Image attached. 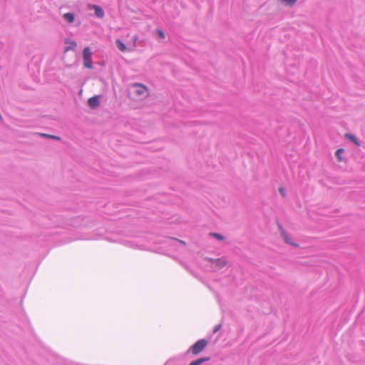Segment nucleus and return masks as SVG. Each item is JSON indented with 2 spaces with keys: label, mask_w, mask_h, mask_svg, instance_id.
I'll return each instance as SVG.
<instances>
[{
  "label": "nucleus",
  "mask_w": 365,
  "mask_h": 365,
  "mask_svg": "<svg viewBox=\"0 0 365 365\" xmlns=\"http://www.w3.org/2000/svg\"><path fill=\"white\" fill-rule=\"evenodd\" d=\"M156 32L158 33V34L159 36V38H160L161 39H164L165 38V35L164 32L162 30L158 29L156 31Z\"/></svg>",
  "instance_id": "obj_20"
},
{
  "label": "nucleus",
  "mask_w": 365,
  "mask_h": 365,
  "mask_svg": "<svg viewBox=\"0 0 365 365\" xmlns=\"http://www.w3.org/2000/svg\"><path fill=\"white\" fill-rule=\"evenodd\" d=\"M180 222H181V220L179 217H175V219L173 220H172L170 222V223H173V222L180 223Z\"/></svg>",
  "instance_id": "obj_22"
},
{
  "label": "nucleus",
  "mask_w": 365,
  "mask_h": 365,
  "mask_svg": "<svg viewBox=\"0 0 365 365\" xmlns=\"http://www.w3.org/2000/svg\"><path fill=\"white\" fill-rule=\"evenodd\" d=\"M209 235L218 241H223L225 240V237L223 235L218 232H210Z\"/></svg>",
  "instance_id": "obj_12"
},
{
  "label": "nucleus",
  "mask_w": 365,
  "mask_h": 365,
  "mask_svg": "<svg viewBox=\"0 0 365 365\" xmlns=\"http://www.w3.org/2000/svg\"><path fill=\"white\" fill-rule=\"evenodd\" d=\"M66 43L69 44L66 48L65 52L69 51V50H73L75 47L76 46V43L73 41H66Z\"/></svg>",
  "instance_id": "obj_15"
},
{
  "label": "nucleus",
  "mask_w": 365,
  "mask_h": 365,
  "mask_svg": "<svg viewBox=\"0 0 365 365\" xmlns=\"http://www.w3.org/2000/svg\"><path fill=\"white\" fill-rule=\"evenodd\" d=\"M89 8L94 10L95 15L98 18L103 19L104 17V16H105L104 11L100 6L96 5V4H92V5H89Z\"/></svg>",
  "instance_id": "obj_8"
},
{
  "label": "nucleus",
  "mask_w": 365,
  "mask_h": 365,
  "mask_svg": "<svg viewBox=\"0 0 365 365\" xmlns=\"http://www.w3.org/2000/svg\"><path fill=\"white\" fill-rule=\"evenodd\" d=\"M134 91V95L139 98H145L149 96V91L148 88L141 83H134L133 86Z\"/></svg>",
  "instance_id": "obj_3"
},
{
  "label": "nucleus",
  "mask_w": 365,
  "mask_h": 365,
  "mask_svg": "<svg viewBox=\"0 0 365 365\" xmlns=\"http://www.w3.org/2000/svg\"><path fill=\"white\" fill-rule=\"evenodd\" d=\"M344 138L346 139L350 140L351 142H352L353 143H354L357 146H360L361 145V143H360L359 140H358V138L354 135H353V134L346 133L344 135Z\"/></svg>",
  "instance_id": "obj_10"
},
{
  "label": "nucleus",
  "mask_w": 365,
  "mask_h": 365,
  "mask_svg": "<svg viewBox=\"0 0 365 365\" xmlns=\"http://www.w3.org/2000/svg\"><path fill=\"white\" fill-rule=\"evenodd\" d=\"M92 53L89 47H86L83 51V65L87 68H92V60H91Z\"/></svg>",
  "instance_id": "obj_4"
},
{
  "label": "nucleus",
  "mask_w": 365,
  "mask_h": 365,
  "mask_svg": "<svg viewBox=\"0 0 365 365\" xmlns=\"http://www.w3.org/2000/svg\"><path fill=\"white\" fill-rule=\"evenodd\" d=\"M88 105L91 109H95L100 105L99 96H95L89 98L88 100Z\"/></svg>",
  "instance_id": "obj_9"
},
{
  "label": "nucleus",
  "mask_w": 365,
  "mask_h": 365,
  "mask_svg": "<svg viewBox=\"0 0 365 365\" xmlns=\"http://www.w3.org/2000/svg\"><path fill=\"white\" fill-rule=\"evenodd\" d=\"M168 243L174 247L178 251H182L186 246V242L175 237H168Z\"/></svg>",
  "instance_id": "obj_6"
},
{
  "label": "nucleus",
  "mask_w": 365,
  "mask_h": 365,
  "mask_svg": "<svg viewBox=\"0 0 365 365\" xmlns=\"http://www.w3.org/2000/svg\"><path fill=\"white\" fill-rule=\"evenodd\" d=\"M121 207H99L97 219L91 216L67 217L64 215H54L48 217L51 227L71 226L83 232L78 237L81 240L104 239L111 242L122 244L128 247L145 250L143 237L137 230L141 222V212L133 209H120Z\"/></svg>",
  "instance_id": "obj_1"
},
{
  "label": "nucleus",
  "mask_w": 365,
  "mask_h": 365,
  "mask_svg": "<svg viewBox=\"0 0 365 365\" xmlns=\"http://www.w3.org/2000/svg\"><path fill=\"white\" fill-rule=\"evenodd\" d=\"M344 152H345V150L343 148H339L336 151L335 155L339 162H341L344 160V159L341 157V154L344 153Z\"/></svg>",
  "instance_id": "obj_16"
},
{
  "label": "nucleus",
  "mask_w": 365,
  "mask_h": 365,
  "mask_svg": "<svg viewBox=\"0 0 365 365\" xmlns=\"http://www.w3.org/2000/svg\"><path fill=\"white\" fill-rule=\"evenodd\" d=\"M211 266L215 271L222 269L227 264V262L223 258L211 259Z\"/></svg>",
  "instance_id": "obj_7"
},
{
  "label": "nucleus",
  "mask_w": 365,
  "mask_h": 365,
  "mask_svg": "<svg viewBox=\"0 0 365 365\" xmlns=\"http://www.w3.org/2000/svg\"><path fill=\"white\" fill-rule=\"evenodd\" d=\"M210 360V357H200L192 361L189 365H201L202 363Z\"/></svg>",
  "instance_id": "obj_11"
},
{
  "label": "nucleus",
  "mask_w": 365,
  "mask_h": 365,
  "mask_svg": "<svg viewBox=\"0 0 365 365\" xmlns=\"http://www.w3.org/2000/svg\"><path fill=\"white\" fill-rule=\"evenodd\" d=\"M115 45L117 48L122 52H125L127 51V47L124 43H123L120 39H117L115 41Z\"/></svg>",
  "instance_id": "obj_14"
},
{
  "label": "nucleus",
  "mask_w": 365,
  "mask_h": 365,
  "mask_svg": "<svg viewBox=\"0 0 365 365\" xmlns=\"http://www.w3.org/2000/svg\"><path fill=\"white\" fill-rule=\"evenodd\" d=\"M39 135L43 138H49V139H54L57 140H60L61 138L56 135H50V134H46V133H39Z\"/></svg>",
  "instance_id": "obj_17"
},
{
  "label": "nucleus",
  "mask_w": 365,
  "mask_h": 365,
  "mask_svg": "<svg viewBox=\"0 0 365 365\" xmlns=\"http://www.w3.org/2000/svg\"><path fill=\"white\" fill-rule=\"evenodd\" d=\"M63 18L67 22L71 24L74 21V14L73 13H66L63 14Z\"/></svg>",
  "instance_id": "obj_13"
},
{
  "label": "nucleus",
  "mask_w": 365,
  "mask_h": 365,
  "mask_svg": "<svg viewBox=\"0 0 365 365\" xmlns=\"http://www.w3.org/2000/svg\"><path fill=\"white\" fill-rule=\"evenodd\" d=\"M297 0H282V2L288 6H293Z\"/></svg>",
  "instance_id": "obj_18"
},
{
  "label": "nucleus",
  "mask_w": 365,
  "mask_h": 365,
  "mask_svg": "<svg viewBox=\"0 0 365 365\" xmlns=\"http://www.w3.org/2000/svg\"><path fill=\"white\" fill-rule=\"evenodd\" d=\"M221 328H222L221 324H218L215 325V327L213 328L212 333L213 334L217 333V331H219L220 330Z\"/></svg>",
  "instance_id": "obj_19"
},
{
  "label": "nucleus",
  "mask_w": 365,
  "mask_h": 365,
  "mask_svg": "<svg viewBox=\"0 0 365 365\" xmlns=\"http://www.w3.org/2000/svg\"><path fill=\"white\" fill-rule=\"evenodd\" d=\"M277 226L278 230L280 234V236L282 237L283 240L288 245H292L294 247H298V244L294 243L292 242V239L289 236L288 233L286 232V230L284 229L282 225L277 222Z\"/></svg>",
  "instance_id": "obj_5"
},
{
  "label": "nucleus",
  "mask_w": 365,
  "mask_h": 365,
  "mask_svg": "<svg viewBox=\"0 0 365 365\" xmlns=\"http://www.w3.org/2000/svg\"><path fill=\"white\" fill-rule=\"evenodd\" d=\"M207 340L206 339H200L195 341L187 351V353L191 352L194 355H197L202 351L207 345Z\"/></svg>",
  "instance_id": "obj_2"
},
{
  "label": "nucleus",
  "mask_w": 365,
  "mask_h": 365,
  "mask_svg": "<svg viewBox=\"0 0 365 365\" xmlns=\"http://www.w3.org/2000/svg\"><path fill=\"white\" fill-rule=\"evenodd\" d=\"M279 193L281 194V195H282V197H284V196H285V190H284V188H283V187H279Z\"/></svg>",
  "instance_id": "obj_21"
}]
</instances>
